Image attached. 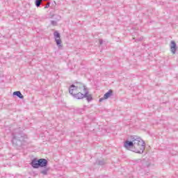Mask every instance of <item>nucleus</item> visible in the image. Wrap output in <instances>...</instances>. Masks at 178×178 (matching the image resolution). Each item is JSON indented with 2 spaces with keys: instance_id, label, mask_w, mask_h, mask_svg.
Returning a JSON list of instances; mask_svg holds the SVG:
<instances>
[{
  "instance_id": "f257e3e1",
  "label": "nucleus",
  "mask_w": 178,
  "mask_h": 178,
  "mask_svg": "<svg viewBox=\"0 0 178 178\" xmlns=\"http://www.w3.org/2000/svg\"><path fill=\"white\" fill-rule=\"evenodd\" d=\"M131 141H134V148L131 149L136 154H143L145 150V142L137 136H131Z\"/></svg>"
},
{
  "instance_id": "f03ea898",
  "label": "nucleus",
  "mask_w": 178,
  "mask_h": 178,
  "mask_svg": "<svg viewBox=\"0 0 178 178\" xmlns=\"http://www.w3.org/2000/svg\"><path fill=\"white\" fill-rule=\"evenodd\" d=\"M78 88H80V87H76L74 85H71L69 88V93L72 95V97H74L77 94V92L80 90H79Z\"/></svg>"
},
{
  "instance_id": "7ed1b4c3",
  "label": "nucleus",
  "mask_w": 178,
  "mask_h": 178,
  "mask_svg": "<svg viewBox=\"0 0 178 178\" xmlns=\"http://www.w3.org/2000/svg\"><path fill=\"white\" fill-rule=\"evenodd\" d=\"M22 141H24V136L22 135H19V136H13V143H15V144L19 143V145H22Z\"/></svg>"
},
{
  "instance_id": "20e7f679",
  "label": "nucleus",
  "mask_w": 178,
  "mask_h": 178,
  "mask_svg": "<svg viewBox=\"0 0 178 178\" xmlns=\"http://www.w3.org/2000/svg\"><path fill=\"white\" fill-rule=\"evenodd\" d=\"M124 147L127 149H130V148L131 149H133V148H134V141L126 140L124 142Z\"/></svg>"
},
{
  "instance_id": "39448f33",
  "label": "nucleus",
  "mask_w": 178,
  "mask_h": 178,
  "mask_svg": "<svg viewBox=\"0 0 178 178\" xmlns=\"http://www.w3.org/2000/svg\"><path fill=\"white\" fill-rule=\"evenodd\" d=\"M170 47V51L172 52V54H173V55H175V54H176V51H177V44H176V42L172 40Z\"/></svg>"
},
{
  "instance_id": "423d86ee",
  "label": "nucleus",
  "mask_w": 178,
  "mask_h": 178,
  "mask_svg": "<svg viewBox=\"0 0 178 178\" xmlns=\"http://www.w3.org/2000/svg\"><path fill=\"white\" fill-rule=\"evenodd\" d=\"M31 165L33 169H38V168H40V160L33 159L31 162Z\"/></svg>"
},
{
  "instance_id": "0eeeda50",
  "label": "nucleus",
  "mask_w": 178,
  "mask_h": 178,
  "mask_svg": "<svg viewBox=\"0 0 178 178\" xmlns=\"http://www.w3.org/2000/svg\"><path fill=\"white\" fill-rule=\"evenodd\" d=\"M112 94H113V90H109L107 92H106L104 95V98H100L99 99V102H102V101H104V99H108V98H109V97H111Z\"/></svg>"
},
{
  "instance_id": "6e6552de",
  "label": "nucleus",
  "mask_w": 178,
  "mask_h": 178,
  "mask_svg": "<svg viewBox=\"0 0 178 178\" xmlns=\"http://www.w3.org/2000/svg\"><path fill=\"white\" fill-rule=\"evenodd\" d=\"M48 166V161L45 159H39V167L40 168H47Z\"/></svg>"
},
{
  "instance_id": "1a4fd4ad",
  "label": "nucleus",
  "mask_w": 178,
  "mask_h": 178,
  "mask_svg": "<svg viewBox=\"0 0 178 178\" xmlns=\"http://www.w3.org/2000/svg\"><path fill=\"white\" fill-rule=\"evenodd\" d=\"M75 86L79 87V88H78L79 91H83V92H86V91L88 90L87 86L83 83H77Z\"/></svg>"
},
{
  "instance_id": "9d476101",
  "label": "nucleus",
  "mask_w": 178,
  "mask_h": 178,
  "mask_svg": "<svg viewBox=\"0 0 178 178\" xmlns=\"http://www.w3.org/2000/svg\"><path fill=\"white\" fill-rule=\"evenodd\" d=\"M83 91H79L76 95H74V98H75L76 99H83V98H84V97H86V95L82 93Z\"/></svg>"
},
{
  "instance_id": "9b49d317",
  "label": "nucleus",
  "mask_w": 178,
  "mask_h": 178,
  "mask_svg": "<svg viewBox=\"0 0 178 178\" xmlns=\"http://www.w3.org/2000/svg\"><path fill=\"white\" fill-rule=\"evenodd\" d=\"M13 95L14 97H17L18 98H19V99H23V98H24V96H23L22 95V92L20 91H15L13 93Z\"/></svg>"
},
{
  "instance_id": "f8f14e48",
  "label": "nucleus",
  "mask_w": 178,
  "mask_h": 178,
  "mask_svg": "<svg viewBox=\"0 0 178 178\" xmlns=\"http://www.w3.org/2000/svg\"><path fill=\"white\" fill-rule=\"evenodd\" d=\"M84 98H86L88 102H90V101H92V96L91 95H88V90H86Z\"/></svg>"
},
{
  "instance_id": "ddd939ff",
  "label": "nucleus",
  "mask_w": 178,
  "mask_h": 178,
  "mask_svg": "<svg viewBox=\"0 0 178 178\" xmlns=\"http://www.w3.org/2000/svg\"><path fill=\"white\" fill-rule=\"evenodd\" d=\"M55 41H56V45H57V47H58V48L63 47V44H62V40H60V38L55 39Z\"/></svg>"
},
{
  "instance_id": "4468645a",
  "label": "nucleus",
  "mask_w": 178,
  "mask_h": 178,
  "mask_svg": "<svg viewBox=\"0 0 178 178\" xmlns=\"http://www.w3.org/2000/svg\"><path fill=\"white\" fill-rule=\"evenodd\" d=\"M48 172H49V168H45L44 167V169L40 171V173L42 175H44V176H47V175H48Z\"/></svg>"
},
{
  "instance_id": "2eb2a0df",
  "label": "nucleus",
  "mask_w": 178,
  "mask_h": 178,
  "mask_svg": "<svg viewBox=\"0 0 178 178\" xmlns=\"http://www.w3.org/2000/svg\"><path fill=\"white\" fill-rule=\"evenodd\" d=\"M54 40L60 39V33H59V32H58L57 31H55L54 32Z\"/></svg>"
},
{
  "instance_id": "dca6fc26",
  "label": "nucleus",
  "mask_w": 178,
  "mask_h": 178,
  "mask_svg": "<svg viewBox=\"0 0 178 178\" xmlns=\"http://www.w3.org/2000/svg\"><path fill=\"white\" fill-rule=\"evenodd\" d=\"M105 161L104 160H97L95 162V165H99V166H104Z\"/></svg>"
},
{
  "instance_id": "f3484780",
  "label": "nucleus",
  "mask_w": 178,
  "mask_h": 178,
  "mask_svg": "<svg viewBox=\"0 0 178 178\" xmlns=\"http://www.w3.org/2000/svg\"><path fill=\"white\" fill-rule=\"evenodd\" d=\"M41 2H42V0H35V5L36 8H40L41 6Z\"/></svg>"
},
{
  "instance_id": "a211bd4d",
  "label": "nucleus",
  "mask_w": 178,
  "mask_h": 178,
  "mask_svg": "<svg viewBox=\"0 0 178 178\" xmlns=\"http://www.w3.org/2000/svg\"><path fill=\"white\" fill-rule=\"evenodd\" d=\"M51 5V3H48L45 6H44V9H48V8H49V6Z\"/></svg>"
},
{
  "instance_id": "6ab92c4d",
  "label": "nucleus",
  "mask_w": 178,
  "mask_h": 178,
  "mask_svg": "<svg viewBox=\"0 0 178 178\" xmlns=\"http://www.w3.org/2000/svg\"><path fill=\"white\" fill-rule=\"evenodd\" d=\"M144 38H143V37H140V38H138L137 40H136V41L137 42V41H143V39Z\"/></svg>"
},
{
  "instance_id": "aec40b11",
  "label": "nucleus",
  "mask_w": 178,
  "mask_h": 178,
  "mask_svg": "<svg viewBox=\"0 0 178 178\" xmlns=\"http://www.w3.org/2000/svg\"><path fill=\"white\" fill-rule=\"evenodd\" d=\"M51 24H52L53 26H56V21H51Z\"/></svg>"
},
{
  "instance_id": "412c9836",
  "label": "nucleus",
  "mask_w": 178,
  "mask_h": 178,
  "mask_svg": "<svg viewBox=\"0 0 178 178\" xmlns=\"http://www.w3.org/2000/svg\"><path fill=\"white\" fill-rule=\"evenodd\" d=\"M104 44V40L102 39H99V44L102 45Z\"/></svg>"
},
{
  "instance_id": "4be33fe9",
  "label": "nucleus",
  "mask_w": 178,
  "mask_h": 178,
  "mask_svg": "<svg viewBox=\"0 0 178 178\" xmlns=\"http://www.w3.org/2000/svg\"><path fill=\"white\" fill-rule=\"evenodd\" d=\"M54 3H55V4H56V1H54Z\"/></svg>"
}]
</instances>
